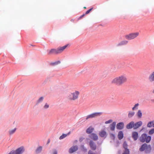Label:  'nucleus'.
Masks as SVG:
<instances>
[{
    "mask_svg": "<svg viewBox=\"0 0 154 154\" xmlns=\"http://www.w3.org/2000/svg\"><path fill=\"white\" fill-rule=\"evenodd\" d=\"M151 149V147L150 145H147L146 143H144L142 144L139 149V150L140 152L145 151L146 153H149L150 152Z\"/></svg>",
    "mask_w": 154,
    "mask_h": 154,
    "instance_id": "nucleus-3",
    "label": "nucleus"
},
{
    "mask_svg": "<svg viewBox=\"0 0 154 154\" xmlns=\"http://www.w3.org/2000/svg\"><path fill=\"white\" fill-rule=\"evenodd\" d=\"M44 97H41L37 101L36 105H38L39 103H41L43 101Z\"/></svg>",
    "mask_w": 154,
    "mask_h": 154,
    "instance_id": "nucleus-24",
    "label": "nucleus"
},
{
    "mask_svg": "<svg viewBox=\"0 0 154 154\" xmlns=\"http://www.w3.org/2000/svg\"><path fill=\"white\" fill-rule=\"evenodd\" d=\"M53 154H57V151L56 150H54L53 151Z\"/></svg>",
    "mask_w": 154,
    "mask_h": 154,
    "instance_id": "nucleus-43",
    "label": "nucleus"
},
{
    "mask_svg": "<svg viewBox=\"0 0 154 154\" xmlns=\"http://www.w3.org/2000/svg\"><path fill=\"white\" fill-rule=\"evenodd\" d=\"M132 137L134 140H137L138 137V133L137 131H133L132 133Z\"/></svg>",
    "mask_w": 154,
    "mask_h": 154,
    "instance_id": "nucleus-14",
    "label": "nucleus"
},
{
    "mask_svg": "<svg viewBox=\"0 0 154 154\" xmlns=\"http://www.w3.org/2000/svg\"><path fill=\"white\" fill-rule=\"evenodd\" d=\"M116 122H112L110 125V130L112 131H114L115 129Z\"/></svg>",
    "mask_w": 154,
    "mask_h": 154,
    "instance_id": "nucleus-21",
    "label": "nucleus"
},
{
    "mask_svg": "<svg viewBox=\"0 0 154 154\" xmlns=\"http://www.w3.org/2000/svg\"><path fill=\"white\" fill-rule=\"evenodd\" d=\"M23 146H21L17 148L15 150H12L10 151V154H22L25 151Z\"/></svg>",
    "mask_w": 154,
    "mask_h": 154,
    "instance_id": "nucleus-6",
    "label": "nucleus"
},
{
    "mask_svg": "<svg viewBox=\"0 0 154 154\" xmlns=\"http://www.w3.org/2000/svg\"><path fill=\"white\" fill-rule=\"evenodd\" d=\"M17 129L16 128H15L13 129L10 130V135L14 134L16 131Z\"/></svg>",
    "mask_w": 154,
    "mask_h": 154,
    "instance_id": "nucleus-33",
    "label": "nucleus"
},
{
    "mask_svg": "<svg viewBox=\"0 0 154 154\" xmlns=\"http://www.w3.org/2000/svg\"><path fill=\"white\" fill-rule=\"evenodd\" d=\"M88 154H97L93 152L91 150H90L88 152Z\"/></svg>",
    "mask_w": 154,
    "mask_h": 154,
    "instance_id": "nucleus-40",
    "label": "nucleus"
},
{
    "mask_svg": "<svg viewBox=\"0 0 154 154\" xmlns=\"http://www.w3.org/2000/svg\"><path fill=\"white\" fill-rule=\"evenodd\" d=\"M130 151L129 149H125L122 154H130Z\"/></svg>",
    "mask_w": 154,
    "mask_h": 154,
    "instance_id": "nucleus-31",
    "label": "nucleus"
},
{
    "mask_svg": "<svg viewBox=\"0 0 154 154\" xmlns=\"http://www.w3.org/2000/svg\"><path fill=\"white\" fill-rule=\"evenodd\" d=\"M89 137L93 141H96L98 138V136L97 134L93 133L89 134Z\"/></svg>",
    "mask_w": 154,
    "mask_h": 154,
    "instance_id": "nucleus-9",
    "label": "nucleus"
},
{
    "mask_svg": "<svg viewBox=\"0 0 154 154\" xmlns=\"http://www.w3.org/2000/svg\"><path fill=\"white\" fill-rule=\"evenodd\" d=\"M143 124V122L142 121H140L136 122L135 123H134V129H136L139 127H140V126H141Z\"/></svg>",
    "mask_w": 154,
    "mask_h": 154,
    "instance_id": "nucleus-15",
    "label": "nucleus"
},
{
    "mask_svg": "<svg viewBox=\"0 0 154 154\" xmlns=\"http://www.w3.org/2000/svg\"><path fill=\"white\" fill-rule=\"evenodd\" d=\"M143 115H147L148 114V112H143Z\"/></svg>",
    "mask_w": 154,
    "mask_h": 154,
    "instance_id": "nucleus-45",
    "label": "nucleus"
},
{
    "mask_svg": "<svg viewBox=\"0 0 154 154\" xmlns=\"http://www.w3.org/2000/svg\"><path fill=\"white\" fill-rule=\"evenodd\" d=\"M8 154H10V152Z\"/></svg>",
    "mask_w": 154,
    "mask_h": 154,
    "instance_id": "nucleus-57",
    "label": "nucleus"
},
{
    "mask_svg": "<svg viewBox=\"0 0 154 154\" xmlns=\"http://www.w3.org/2000/svg\"><path fill=\"white\" fill-rule=\"evenodd\" d=\"M142 116H138V118H140L142 117Z\"/></svg>",
    "mask_w": 154,
    "mask_h": 154,
    "instance_id": "nucleus-50",
    "label": "nucleus"
},
{
    "mask_svg": "<svg viewBox=\"0 0 154 154\" xmlns=\"http://www.w3.org/2000/svg\"><path fill=\"white\" fill-rule=\"evenodd\" d=\"M109 114L105 112H94L91 114H90L88 116H97V115H106Z\"/></svg>",
    "mask_w": 154,
    "mask_h": 154,
    "instance_id": "nucleus-12",
    "label": "nucleus"
},
{
    "mask_svg": "<svg viewBox=\"0 0 154 154\" xmlns=\"http://www.w3.org/2000/svg\"><path fill=\"white\" fill-rule=\"evenodd\" d=\"M128 116V117H129V118H131V117L132 116Z\"/></svg>",
    "mask_w": 154,
    "mask_h": 154,
    "instance_id": "nucleus-52",
    "label": "nucleus"
},
{
    "mask_svg": "<svg viewBox=\"0 0 154 154\" xmlns=\"http://www.w3.org/2000/svg\"><path fill=\"white\" fill-rule=\"evenodd\" d=\"M49 107V105L47 103H46L44 106V108L47 109Z\"/></svg>",
    "mask_w": 154,
    "mask_h": 154,
    "instance_id": "nucleus-36",
    "label": "nucleus"
},
{
    "mask_svg": "<svg viewBox=\"0 0 154 154\" xmlns=\"http://www.w3.org/2000/svg\"><path fill=\"white\" fill-rule=\"evenodd\" d=\"M94 129V128L92 126H90L86 130V133L88 134H91L93 133Z\"/></svg>",
    "mask_w": 154,
    "mask_h": 154,
    "instance_id": "nucleus-18",
    "label": "nucleus"
},
{
    "mask_svg": "<svg viewBox=\"0 0 154 154\" xmlns=\"http://www.w3.org/2000/svg\"><path fill=\"white\" fill-rule=\"evenodd\" d=\"M124 123L123 122H119L117 124L116 128L118 130H121L124 128Z\"/></svg>",
    "mask_w": 154,
    "mask_h": 154,
    "instance_id": "nucleus-11",
    "label": "nucleus"
},
{
    "mask_svg": "<svg viewBox=\"0 0 154 154\" xmlns=\"http://www.w3.org/2000/svg\"><path fill=\"white\" fill-rule=\"evenodd\" d=\"M153 121H150L147 124V126L149 128H151L152 127Z\"/></svg>",
    "mask_w": 154,
    "mask_h": 154,
    "instance_id": "nucleus-27",
    "label": "nucleus"
},
{
    "mask_svg": "<svg viewBox=\"0 0 154 154\" xmlns=\"http://www.w3.org/2000/svg\"><path fill=\"white\" fill-rule=\"evenodd\" d=\"M152 127L154 128V121H153Z\"/></svg>",
    "mask_w": 154,
    "mask_h": 154,
    "instance_id": "nucleus-49",
    "label": "nucleus"
},
{
    "mask_svg": "<svg viewBox=\"0 0 154 154\" xmlns=\"http://www.w3.org/2000/svg\"><path fill=\"white\" fill-rule=\"evenodd\" d=\"M93 8H91L89 9L85 13V14H88L90 12V11L93 9Z\"/></svg>",
    "mask_w": 154,
    "mask_h": 154,
    "instance_id": "nucleus-38",
    "label": "nucleus"
},
{
    "mask_svg": "<svg viewBox=\"0 0 154 154\" xmlns=\"http://www.w3.org/2000/svg\"><path fill=\"white\" fill-rule=\"evenodd\" d=\"M134 122L132 121L128 123L126 126V128L127 129H130L132 128H134Z\"/></svg>",
    "mask_w": 154,
    "mask_h": 154,
    "instance_id": "nucleus-16",
    "label": "nucleus"
},
{
    "mask_svg": "<svg viewBox=\"0 0 154 154\" xmlns=\"http://www.w3.org/2000/svg\"><path fill=\"white\" fill-rule=\"evenodd\" d=\"M126 81L127 78L126 76L122 75L114 79L112 82V83L117 85H120L126 82Z\"/></svg>",
    "mask_w": 154,
    "mask_h": 154,
    "instance_id": "nucleus-1",
    "label": "nucleus"
},
{
    "mask_svg": "<svg viewBox=\"0 0 154 154\" xmlns=\"http://www.w3.org/2000/svg\"><path fill=\"white\" fill-rule=\"evenodd\" d=\"M142 113L140 110H139L137 113V116H142Z\"/></svg>",
    "mask_w": 154,
    "mask_h": 154,
    "instance_id": "nucleus-35",
    "label": "nucleus"
},
{
    "mask_svg": "<svg viewBox=\"0 0 154 154\" xmlns=\"http://www.w3.org/2000/svg\"><path fill=\"white\" fill-rule=\"evenodd\" d=\"M79 92L77 91L68 94L67 98L70 100H75L78 98Z\"/></svg>",
    "mask_w": 154,
    "mask_h": 154,
    "instance_id": "nucleus-4",
    "label": "nucleus"
},
{
    "mask_svg": "<svg viewBox=\"0 0 154 154\" xmlns=\"http://www.w3.org/2000/svg\"><path fill=\"white\" fill-rule=\"evenodd\" d=\"M47 51L48 52V54L49 55L59 54L57 48V49H51L50 50H48Z\"/></svg>",
    "mask_w": 154,
    "mask_h": 154,
    "instance_id": "nucleus-8",
    "label": "nucleus"
},
{
    "mask_svg": "<svg viewBox=\"0 0 154 154\" xmlns=\"http://www.w3.org/2000/svg\"><path fill=\"white\" fill-rule=\"evenodd\" d=\"M152 92L153 94H154V90H153Z\"/></svg>",
    "mask_w": 154,
    "mask_h": 154,
    "instance_id": "nucleus-51",
    "label": "nucleus"
},
{
    "mask_svg": "<svg viewBox=\"0 0 154 154\" xmlns=\"http://www.w3.org/2000/svg\"><path fill=\"white\" fill-rule=\"evenodd\" d=\"M66 136L67 135L66 134L63 133L62 135L60 137L59 139L60 140H62L65 138Z\"/></svg>",
    "mask_w": 154,
    "mask_h": 154,
    "instance_id": "nucleus-30",
    "label": "nucleus"
},
{
    "mask_svg": "<svg viewBox=\"0 0 154 154\" xmlns=\"http://www.w3.org/2000/svg\"><path fill=\"white\" fill-rule=\"evenodd\" d=\"M112 119H110L107 121H106L105 122V123L106 124H109L112 122Z\"/></svg>",
    "mask_w": 154,
    "mask_h": 154,
    "instance_id": "nucleus-37",
    "label": "nucleus"
},
{
    "mask_svg": "<svg viewBox=\"0 0 154 154\" xmlns=\"http://www.w3.org/2000/svg\"><path fill=\"white\" fill-rule=\"evenodd\" d=\"M71 133V132L69 131V132L67 134H66L67 135V136L70 134Z\"/></svg>",
    "mask_w": 154,
    "mask_h": 154,
    "instance_id": "nucleus-47",
    "label": "nucleus"
},
{
    "mask_svg": "<svg viewBox=\"0 0 154 154\" xmlns=\"http://www.w3.org/2000/svg\"><path fill=\"white\" fill-rule=\"evenodd\" d=\"M60 60H57L54 62H51L50 63V65L52 66H56L60 63Z\"/></svg>",
    "mask_w": 154,
    "mask_h": 154,
    "instance_id": "nucleus-22",
    "label": "nucleus"
},
{
    "mask_svg": "<svg viewBox=\"0 0 154 154\" xmlns=\"http://www.w3.org/2000/svg\"><path fill=\"white\" fill-rule=\"evenodd\" d=\"M95 116H87V117L85 119V120L84 121H85L86 120L88 119H89L90 118H93Z\"/></svg>",
    "mask_w": 154,
    "mask_h": 154,
    "instance_id": "nucleus-39",
    "label": "nucleus"
},
{
    "mask_svg": "<svg viewBox=\"0 0 154 154\" xmlns=\"http://www.w3.org/2000/svg\"><path fill=\"white\" fill-rule=\"evenodd\" d=\"M85 142L87 144H89V146L91 150H95L97 149V145L95 142L89 138H86Z\"/></svg>",
    "mask_w": 154,
    "mask_h": 154,
    "instance_id": "nucleus-5",
    "label": "nucleus"
},
{
    "mask_svg": "<svg viewBox=\"0 0 154 154\" xmlns=\"http://www.w3.org/2000/svg\"><path fill=\"white\" fill-rule=\"evenodd\" d=\"M151 101L152 102L154 103V99H151Z\"/></svg>",
    "mask_w": 154,
    "mask_h": 154,
    "instance_id": "nucleus-48",
    "label": "nucleus"
},
{
    "mask_svg": "<svg viewBox=\"0 0 154 154\" xmlns=\"http://www.w3.org/2000/svg\"><path fill=\"white\" fill-rule=\"evenodd\" d=\"M50 142V139H49L48 140V141H47V143L46 144V145H48V143Z\"/></svg>",
    "mask_w": 154,
    "mask_h": 154,
    "instance_id": "nucleus-46",
    "label": "nucleus"
},
{
    "mask_svg": "<svg viewBox=\"0 0 154 154\" xmlns=\"http://www.w3.org/2000/svg\"><path fill=\"white\" fill-rule=\"evenodd\" d=\"M85 15V14H83L82 15H81L80 17H79V18H82V17H84Z\"/></svg>",
    "mask_w": 154,
    "mask_h": 154,
    "instance_id": "nucleus-44",
    "label": "nucleus"
},
{
    "mask_svg": "<svg viewBox=\"0 0 154 154\" xmlns=\"http://www.w3.org/2000/svg\"><path fill=\"white\" fill-rule=\"evenodd\" d=\"M116 143H117V146H116V147H118L119 146V144H120V142L119 140H117L116 142Z\"/></svg>",
    "mask_w": 154,
    "mask_h": 154,
    "instance_id": "nucleus-42",
    "label": "nucleus"
},
{
    "mask_svg": "<svg viewBox=\"0 0 154 154\" xmlns=\"http://www.w3.org/2000/svg\"><path fill=\"white\" fill-rule=\"evenodd\" d=\"M149 134V135H152L154 133V128H152L150 129L148 132Z\"/></svg>",
    "mask_w": 154,
    "mask_h": 154,
    "instance_id": "nucleus-32",
    "label": "nucleus"
},
{
    "mask_svg": "<svg viewBox=\"0 0 154 154\" xmlns=\"http://www.w3.org/2000/svg\"><path fill=\"white\" fill-rule=\"evenodd\" d=\"M99 135L101 137H103L105 138L106 137L107 134L105 130H103L100 132Z\"/></svg>",
    "mask_w": 154,
    "mask_h": 154,
    "instance_id": "nucleus-13",
    "label": "nucleus"
},
{
    "mask_svg": "<svg viewBox=\"0 0 154 154\" xmlns=\"http://www.w3.org/2000/svg\"><path fill=\"white\" fill-rule=\"evenodd\" d=\"M124 133L123 131H120L118 132V137L119 140L122 139L124 137Z\"/></svg>",
    "mask_w": 154,
    "mask_h": 154,
    "instance_id": "nucleus-17",
    "label": "nucleus"
},
{
    "mask_svg": "<svg viewBox=\"0 0 154 154\" xmlns=\"http://www.w3.org/2000/svg\"><path fill=\"white\" fill-rule=\"evenodd\" d=\"M128 43V41L127 40L122 41L116 45L117 47L122 46V45H127Z\"/></svg>",
    "mask_w": 154,
    "mask_h": 154,
    "instance_id": "nucleus-19",
    "label": "nucleus"
},
{
    "mask_svg": "<svg viewBox=\"0 0 154 154\" xmlns=\"http://www.w3.org/2000/svg\"><path fill=\"white\" fill-rule=\"evenodd\" d=\"M143 128H142V130H143Z\"/></svg>",
    "mask_w": 154,
    "mask_h": 154,
    "instance_id": "nucleus-55",
    "label": "nucleus"
},
{
    "mask_svg": "<svg viewBox=\"0 0 154 154\" xmlns=\"http://www.w3.org/2000/svg\"><path fill=\"white\" fill-rule=\"evenodd\" d=\"M31 45L32 46H34L33 45Z\"/></svg>",
    "mask_w": 154,
    "mask_h": 154,
    "instance_id": "nucleus-56",
    "label": "nucleus"
},
{
    "mask_svg": "<svg viewBox=\"0 0 154 154\" xmlns=\"http://www.w3.org/2000/svg\"><path fill=\"white\" fill-rule=\"evenodd\" d=\"M84 8H86V7H84Z\"/></svg>",
    "mask_w": 154,
    "mask_h": 154,
    "instance_id": "nucleus-54",
    "label": "nucleus"
},
{
    "mask_svg": "<svg viewBox=\"0 0 154 154\" xmlns=\"http://www.w3.org/2000/svg\"><path fill=\"white\" fill-rule=\"evenodd\" d=\"M110 137L113 140H114L115 139L116 136L115 134L112 133H110Z\"/></svg>",
    "mask_w": 154,
    "mask_h": 154,
    "instance_id": "nucleus-29",
    "label": "nucleus"
},
{
    "mask_svg": "<svg viewBox=\"0 0 154 154\" xmlns=\"http://www.w3.org/2000/svg\"><path fill=\"white\" fill-rule=\"evenodd\" d=\"M42 147L41 146H39L37 147L35 150V152L36 154H38L41 152L42 150Z\"/></svg>",
    "mask_w": 154,
    "mask_h": 154,
    "instance_id": "nucleus-23",
    "label": "nucleus"
},
{
    "mask_svg": "<svg viewBox=\"0 0 154 154\" xmlns=\"http://www.w3.org/2000/svg\"><path fill=\"white\" fill-rule=\"evenodd\" d=\"M135 113L134 111H129L128 116H134Z\"/></svg>",
    "mask_w": 154,
    "mask_h": 154,
    "instance_id": "nucleus-34",
    "label": "nucleus"
},
{
    "mask_svg": "<svg viewBox=\"0 0 154 154\" xmlns=\"http://www.w3.org/2000/svg\"><path fill=\"white\" fill-rule=\"evenodd\" d=\"M139 33L138 32L132 33L125 35V37L127 40H131L137 37L139 35Z\"/></svg>",
    "mask_w": 154,
    "mask_h": 154,
    "instance_id": "nucleus-7",
    "label": "nucleus"
},
{
    "mask_svg": "<svg viewBox=\"0 0 154 154\" xmlns=\"http://www.w3.org/2000/svg\"><path fill=\"white\" fill-rule=\"evenodd\" d=\"M139 105L138 103L136 104L132 108V110L134 111L138 109V106Z\"/></svg>",
    "mask_w": 154,
    "mask_h": 154,
    "instance_id": "nucleus-26",
    "label": "nucleus"
},
{
    "mask_svg": "<svg viewBox=\"0 0 154 154\" xmlns=\"http://www.w3.org/2000/svg\"><path fill=\"white\" fill-rule=\"evenodd\" d=\"M139 140L140 142L144 143L146 142L147 143H149L151 140V137L150 136L148 135L146 133L142 134L139 138Z\"/></svg>",
    "mask_w": 154,
    "mask_h": 154,
    "instance_id": "nucleus-2",
    "label": "nucleus"
},
{
    "mask_svg": "<svg viewBox=\"0 0 154 154\" xmlns=\"http://www.w3.org/2000/svg\"><path fill=\"white\" fill-rule=\"evenodd\" d=\"M84 139L85 138L82 137H81L79 138V141H80V142H82Z\"/></svg>",
    "mask_w": 154,
    "mask_h": 154,
    "instance_id": "nucleus-41",
    "label": "nucleus"
},
{
    "mask_svg": "<svg viewBox=\"0 0 154 154\" xmlns=\"http://www.w3.org/2000/svg\"><path fill=\"white\" fill-rule=\"evenodd\" d=\"M123 148L124 149H128V145L127 144V142L126 141H125L123 142Z\"/></svg>",
    "mask_w": 154,
    "mask_h": 154,
    "instance_id": "nucleus-25",
    "label": "nucleus"
},
{
    "mask_svg": "<svg viewBox=\"0 0 154 154\" xmlns=\"http://www.w3.org/2000/svg\"><path fill=\"white\" fill-rule=\"evenodd\" d=\"M68 45H69V44H66V45H64L63 47L58 48H58L59 53H60L61 52H62V51H64V50L68 46Z\"/></svg>",
    "mask_w": 154,
    "mask_h": 154,
    "instance_id": "nucleus-20",
    "label": "nucleus"
},
{
    "mask_svg": "<svg viewBox=\"0 0 154 154\" xmlns=\"http://www.w3.org/2000/svg\"><path fill=\"white\" fill-rule=\"evenodd\" d=\"M78 149V147L77 145L73 146L69 149V152L71 153H73L77 151Z\"/></svg>",
    "mask_w": 154,
    "mask_h": 154,
    "instance_id": "nucleus-10",
    "label": "nucleus"
},
{
    "mask_svg": "<svg viewBox=\"0 0 154 154\" xmlns=\"http://www.w3.org/2000/svg\"><path fill=\"white\" fill-rule=\"evenodd\" d=\"M75 142H77V140H75Z\"/></svg>",
    "mask_w": 154,
    "mask_h": 154,
    "instance_id": "nucleus-53",
    "label": "nucleus"
},
{
    "mask_svg": "<svg viewBox=\"0 0 154 154\" xmlns=\"http://www.w3.org/2000/svg\"><path fill=\"white\" fill-rule=\"evenodd\" d=\"M82 150L85 152H87V149L85 147L84 145H82L81 146Z\"/></svg>",
    "mask_w": 154,
    "mask_h": 154,
    "instance_id": "nucleus-28",
    "label": "nucleus"
}]
</instances>
